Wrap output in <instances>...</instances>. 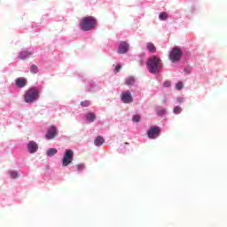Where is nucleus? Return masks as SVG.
<instances>
[{
	"label": "nucleus",
	"instance_id": "1",
	"mask_svg": "<svg viewBox=\"0 0 227 227\" xmlns=\"http://www.w3.org/2000/svg\"><path fill=\"white\" fill-rule=\"evenodd\" d=\"M163 61L157 54H153L147 59L146 67L150 74H157L162 69Z\"/></svg>",
	"mask_w": 227,
	"mask_h": 227
},
{
	"label": "nucleus",
	"instance_id": "2",
	"mask_svg": "<svg viewBox=\"0 0 227 227\" xmlns=\"http://www.w3.org/2000/svg\"><path fill=\"white\" fill-rule=\"evenodd\" d=\"M40 99V90L36 86H31L25 91L24 102L26 104H35Z\"/></svg>",
	"mask_w": 227,
	"mask_h": 227
},
{
	"label": "nucleus",
	"instance_id": "3",
	"mask_svg": "<svg viewBox=\"0 0 227 227\" xmlns=\"http://www.w3.org/2000/svg\"><path fill=\"white\" fill-rule=\"evenodd\" d=\"M85 91L95 93L104 87V82L101 81H94V79H83Z\"/></svg>",
	"mask_w": 227,
	"mask_h": 227
},
{
	"label": "nucleus",
	"instance_id": "4",
	"mask_svg": "<svg viewBox=\"0 0 227 227\" xmlns=\"http://www.w3.org/2000/svg\"><path fill=\"white\" fill-rule=\"evenodd\" d=\"M96 24L97 20L93 16H86L80 21V28L82 31H90V29H94Z\"/></svg>",
	"mask_w": 227,
	"mask_h": 227
},
{
	"label": "nucleus",
	"instance_id": "5",
	"mask_svg": "<svg viewBox=\"0 0 227 227\" xmlns=\"http://www.w3.org/2000/svg\"><path fill=\"white\" fill-rule=\"evenodd\" d=\"M184 56V52L181 49V47H172V49L169 51L168 57L172 63H178L181 61L182 58Z\"/></svg>",
	"mask_w": 227,
	"mask_h": 227
},
{
	"label": "nucleus",
	"instance_id": "6",
	"mask_svg": "<svg viewBox=\"0 0 227 227\" xmlns=\"http://www.w3.org/2000/svg\"><path fill=\"white\" fill-rule=\"evenodd\" d=\"M74 153L73 149H66L61 159L62 167H68L74 161Z\"/></svg>",
	"mask_w": 227,
	"mask_h": 227
},
{
	"label": "nucleus",
	"instance_id": "7",
	"mask_svg": "<svg viewBox=\"0 0 227 227\" xmlns=\"http://www.w3.org/2000/svg\"><path fill=\"white\" fill-rule=\"evenodd\" d=\"M161 134V129L160 127H158L157 125H153L150 127L147 130V137L149 139H158Z\"/></svg>",
	"mask_w": 227,
	"mask_h": 227
},
{
	"label": "nucleus",
	"instance_id": "8",
	"mask_svg": "<svg viewBox=\"0 0 227 227\" xmlns=\"http://www.w3.org/2000/svg\"><path fill=\"white\" fill-rule=\"evenodd\" d=\"M57 136H59L58 127H56L55 125H51L45 134V139H47V141H51L52 139H55Z\"/></svg>",
	"mask_w": 227,
	"mask_h": 227
},
{
	"label": "nucleus",
	"instance_id": "9",
	"mask_svg": "<svg viewBox=\"0 0 227 227\" xmlns=\"http://www.w3.org/2000/svg\"><path fill=\"white\" fill-rule=\"evenodd\" d=\"M35 49H21L18 54V58L20 59H28L29 58H33L35 55Z\"/></svg>",
	"mask_w": 227,
	"mask_h": 227
},
{
	"label": "nucleus",
	"instance_id": "10",
	"mask_svg": "<svg viewBox=\"0 0 227 227\" xmlns=\"http://www.w3.org/2000/svg\"><path fill=\"white\" fill-rule=\"evenodd\" d=\"M130 49V45L127 40H121L118 43L117 52L118 54H127Z\"/></svg>",
	"mask_w": 227,
	"mask_h": 227
},
{
	"label": "nucleus",
	"instance_id": "11",
	"mask_svg": "<svg viewBox=\"0 0 227 227\" xmlns=\"http://www.w3.org/2000/svg\"><path fill=\"white\" fill-rule=\"evenodd\" d=\"M121 101L123 104H132V102H134L133 95L131 91H129V90H127L126 91H121Z\"/></svg>",
	"mask_w": 227,
	"mask_h": 227
},
{
	"label": "nucleus",
	"instance_id": "12",
	"mask_svg": "<svg viewBox=\"0 0 227 227\" xmlns=\"http://www.w3.org/2000/svg\"><path fill=\"white\" fill-rule=\"evenodd\" d=\"M38 144L35 141H29L27 143V149L28 150L29 153H36L38 152Z\"/></svg>",
	"mask_w": 227,
	"mask_h": 227
},
{
	"label": "nucleus",
	"instance_id": "13",
	"mask_svg": "<svg viewBox=\"0 0 227 227\" xmlns=\"http://www.w3.org/2000/svg\"><path fill=\"white\" fill-rule=\"evenodd\" d=\"M15 85L17 88H25L27 85V77H17V79H15Z\"/></svg>",
	"mask_w": 227,
	"mask_h": 227
},
{
	"label": "nucleus",
	"instance_id": "14",
	"mask_svg": "<svg viewBox=\"0 0 227 227\" xmlns=\"http://www.w3.org/2000/svg\"><path fill=\"white\" fill-rule=\"evenodd\" d=\"M85 120H86L87 123H94V121H96V120H97L96 113H94L93 111H89L85 114Z\"/></svg>",
	"mask_w": 227,
	"mask_h": 227
},
{
	"label": "nucleus",
	"instance_id": "15",
	"mask_svg": "<svg viewBox=\"0 0 227 227\" xmlns=\"http://www.w3.org/2000/svg\"><path fill=\"white\" fill-rule=\"evenodd\" d=\"M196 11H197L196 5H192V7H190L189 11H187V12H186V18H188V20H192L193 14H195Z\"/></svg>",
	"mask_w": 227,
	"mask_h": 227
},
{
	"label": "nucleus",
	"instance_id": "16",
	"mask_svg": "<svg viewBox=\"0 0 227 227\" xmlns=\"http://www.w3.org/2000/svg\"><path fill=\"white\" fill-rule=\"evenodd\" d=\"M156 114L160 118H163L164 116H166V114H168V111L167 109L158 106L156 107Z\"/></svg>",
	"mask_w": 227,
	"mask_h": 227
},
{
	"label": "nucleus",
	"instance_id": "17",
	"mask_svg": "<svg viewBox=\"0 0 227 227\" xmlns=\"http://www.w3.org/2000/svg\"><path fill=\"white\" fill-rule=\"evenodd\" d=\"M58 149L57 147H49L46 151V156L47 157H54V155H57Z\"/></svg>",
	"mask_w": 227,
	"mask_h": 227
},
{
	"label": "nucleus",
	"instance_id": "18",
	"mask_svg": "<svg viewBox=\"0 0 227 227\" xmlns=\"http://www.w3.org/2000/svg\"><path fill=\"white\" fill-rule=\"evenodd\" d=\"M104 143H106V139H104L102 136H98L94 141L95 146H98V147L102 146Z\"/></svg>",
	"mask_w": 227,
	"mask_h": 227
},
{
	"label": "nucleus",
	"instance_id": "19",
	"mask_svg": "<svg viewBox=\"0 0 227 227\" xmlns=\"http://www.w3.org/2000/svg\"><path fill=\"white\" fill-rule=\"evenodd\" d=\"M129 143H124L118 148V152H120V153H127V152H129Z\"/></svg>",
	"mask_w": 227,
	"mask_h": 227
},
{
	"label": "nucleus",
	"instance_id": "20",
	"mask_svg": "<svg viewBox=\"0 0 227 227\" xmlns=\"http://www.w3.org/2000/svg\"><path fill=\"white\" fill-rule=\"evenodd\" d=\"M84 168H85L84 163H77L76 165H74V170L78 172V174H82Z\"/></svg>",
	"mask_w": 227,
	"mask_h": 227
},
{
	"label": "nucleus",
	"instance_id": "21",
	"mask_svg": "<svg viewBox=\"0 0 227 227\" xmlns=\"http://www.w3.org/2000/svg\"><path fill=\"white\" fill-rule=\"evenodd\" d=\"M146 48L149 51V52H156L157 49L156 46L153 42H147L146 43Z\"/></svg>",
	"mask_w": 227,
	"mask_h": 227
},
{
	"label": "nucleus",
	"instance_id": "22",
	"mask_svg": "<svg viewBox=\"0 0 227 227\" xmlns=\"http://www.w3.org/2000/svg\"><path fill=\"white\" fill-rule=\"evenodd\" d=\"M136 82V79L133 75H130L129 77H126L125 83L128 86H132Z\"/></svg>",
	"mask_w": 227,
	"mask_h": 227
},
{
	"label": "nucleus",
	"instance_id": "23",
	"mask_svg": "<svg viewBox=\"0 0 227 227\" xmlns=\"http://www.w3.org/2000/svg\"><path fill=\"white\" fill-rule=\"evenodd\" d=\"M9 175L12 179H17L18 177H20V173L18 172V170H9Z\"/></svg>",
	"mask_w": 227,
	"mask_h": 227
},
{
	"label": "nucleus",
	"instance_id": "24",
	"mask_svg": "<svg viewBox=\"0 0 227 227\" xmlns=\"http://www.w3.org/2000/svg\"><path fill=\"white\" fill-rule=\"evenodd\" d=\"M81 107H90V106H92V102L91 100H82L80 103Z\"/></svg>",
	"mask_w": 227,
	"mask_h": 227
},
{
	"label": "nucleus",
	"instance_id": "25",
	"mask_svg": "<svg viewBox=\"0 0 227 227\" xmlns=\"http://www.w3.org/2000/svg\"><path fill=\"white\" fill-rule=\"evenodd\" d=\"M168 12H160L159 14V20L160 21H166V20H168Z\"/></svg>",
	"mask_w": 227,
	"mask_h": 227
},
{
	"label": "nucleus",
	"instance_id": "26",
	"mask_svg": "<svg viewBox=\"0 0 227 227\" xmlns=\"http://www.w3.org/2000/svg\"><path fill=\"white\" fill-rule=\"evenodd\" d=\"M182 111L183 107H181V106H176L173 109L174 114H181Z\"/></svg>",
	"mask_w": 227,
	"mask_h": 227
},
{
	"label": "nucleus",
	"instance_id": "27",
	"mask_svg": "<svg viewBox=\"0 0 227 227\" xmlns=\"http://www.w3.org/2000/svg\"><path fill=\"white\" fill-rule=\"evenodd\" d=\"M141 121V116L140 114H134L133 118H132V121L134 123H139V121Z\"/></svg>",
	"mask_w": 227,
	"mask_h": 227
},
{
	"label": "nucleus",
	"instance_id": "28",
	"mask_svg": "<svg viewBox=\"0 0 227 227\" xmlns=\"http://www.w3.org/2000/svg\"><path fill=\"white\" fill-rule=\"evenodd\" d=\"M30 72L32 74H38V67H37V65H31Z\"/></svg>",
	"mask_w": 227,
	"mask_h": 227
},
{
	"label": "nucleus",
	"instance_id": "29",
	"mask_svg": "<svg viewBox=\"0 0 227 227\" xmlns=\"http://www.w3.org/2000/svg\"><path fill=\"white\" fill-rule=\"evenodd\" d=\"M184 102H185L184 97H177L176 98V104H183Z\"/></svg>",
	"mask_w": 227,
	"mask_h": 227
},
{
	"label": "nucleus",
	"instance_id": "30",
	"mask_svg": "<svg viewBox=\"0 0 227 227\" xmlns=\"http://www.w3.org/2000/svg\"><path fill=\"white\" fill-rule=\"evenodd\" d=\"M176 90H183L184 84H183L182 81H179L178 82L176 83Z\"/></svg>",
	"mask_w": 227,
	"mask_h": 227
},
{
	"label": "nucleus",
	"instance_id": "31",
	"mask_svg": "<svg viewBox=\"0 0 227 227\" xmlns=\"http://www.w3.org/2000/svg\"><path fill=\"white\" fill-rule=\"evenodd\" d=\"M162 86L163 88H170L171 81H164Z\"/></svg>",
	"mask_w": 227,
	"mask_h": 227
},
{
	"label": "nucleus",
	"instance_id": "32",
	"mask_svg": "<svg viewBox=\"0 0 227 227\" xmlns=\"http://www.w3.org/2000/svg\"><path fill=\"white\" fill-rule=\"evenodd\" d=\"M192 68L190 66L184 67V71L185 72V74H192Z\"/></svg>",
	"mask_w": 227,
	"mask_h": 227
},
{
	"label": "nucleus",
	"instance_id": "33",
	"mask_svg": "<svg viewBox=\"0 0 227 227\" xmlns=\"http://www.w3.org/2000/svg\"><path fill=\"white\" fill-rule=\"evenodd\" d=\"M121 68V65H120V64L115 65V68H114L115 74L120 72Z\"/></svg>",
	"mask_w": 227,
	"mask_h": 227
}]
</instances>
